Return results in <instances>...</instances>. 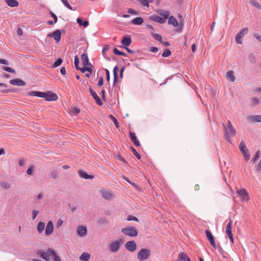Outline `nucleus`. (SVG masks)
I'll return each instance as SVG.
<instances>
[{"instance_id": "obj_1", "label": "nucleus", "mask_w": 261, "mask_h": 261, "mask_svg": "<svg viewBox=\"0 0 261 261\" xmlns=\"http://www.w3.org/2000/svg\"><path fill=\"white\" fill-rule=\"evenodd\" d=\"M223 126L224 130V137L225 139L232 144V142L231 137L236 135L237 132L236 129L232 126L230 120L228 121V125L227 126L224 123H223Z\"/></svg>"}, {"instance_id": "obj_2", "label": "nucleus", "mask_w": 261, "mask_h": 261, "mask_svg": "<svg viewBox=\"0 0 261 261\" xmlns=\"http://www.w3.org/2000/svg\"><path fill=\"white\" fill-rule=\"evenodd\" d=\"M123 242V239H119L110 243L108 246L109 252L111 253L117 252L120 248Z\"/></svg>"}, {"instance_id": "obj_3", "label": "nucleus", "mask_w": 261, "mask_h": 261, "mask_svg": "<svg viewBox=\"0 0 261 261\" xmlns=\"http://www.w3.org/2000/svg\"><path fill=\"white\" fill-rule=\"evenodd\" d=\"M121 231L124 234L130 237H136L138 234V230L135 227L130 226L124 228Z\"/></svg>"}, {"instance_id": "obj_4", "label": "nucleus", "mask_w": 261, "mask_h": 261, "mask_svg": "<svg viewBox=\"0 0 261 261\" xmlns=\"http://www.w3.org/2000/svg\"><path fill=\"white\" fill-rule=\"evenodd\" d=\"M150 251L148 249H141L138 253L137 258L140 261H144L150 255Z\"/></svg>"}, {"instance_id": "obj_5", "label": "nucleus", "mask_w": 261, "mask_h": 261, "mask_svg": "<svg viewBox=\"0 0 261 261\" xmlns=\"http://www.w3.org/2000/svg\"><path fill=\"white\" fill-rule=\"evenodd\" d=\"M239 149L241 152L243 153L244 156L245 160L246 161H248L250 159V153H249L248 149H247L245 143L242 141L239 144Z\"/></svg>"}, {"instance_id": "obj_6", "label": "nucleus", "mask_w": 261, "mask_h": 261, "mask_svg": "<svg viewBox=\"0 0 261 261\" xmlns=\"http://www.w3.org/2000/svg\"><path fill=\"white\" fill-rule=\"evenodd\" d=\"M248 32V29L245 28L240 31L236 35L235 39L237 44H242V38Z\"/></svg>"}, {"instance_id": "obj_7", "label": "nucleus", "mask_w": 261, "mask_h": 261, "mask_svg": "<svg viewBox=\"0 0 261 261\" xmlns=\"http://www.w3.org/2000/svg\"><path fill=\"white\" fill-rule=\"evenodd\" d=\"M51 250H53V249L49 248L46 251L38 250L37 251V254L40 256L46 261H50V257H51Z\"/></svg>"}, {"instance_id": "obj_8", "label": "nucleus", "mask_w": 261, "mask_h": 261, "mask_svg": "<svg viewBox=\"0 0 261 261\" xmlns=\"http://www.w3.org/2000/svg\"><path fill=\"white\" fill-rule=\"evenodd\" d=\"M44 96H43V98H44L45 100L48 101H56L58 98L57 95L51 91L44 92Z\"/></svg>"}, {"instance_id": "obj_9", "label": "nucleus", "mask_w": 261, "mask_h": 261, "mask_svg": "<svg viewBox=\"0 0 261 261\" xmlns=\"http://www.w3.org/2000/svg\"><path fill=\"white\" fill-rule=\"evenodd\" d=\"M47 36L48 37L53 38L56 41V43H58L61 40V31L59 30H57L53 32L48 34Z\"/></svg>"}, {"instance_id": "obj_10", "label": "nucleus", "mask_w": 261, "mask_h": 261, "mask_svg": "<svg viewBox=\"0 0 261 261\" xmlns=\"http://www.w3.org/2000/svg\"><path fill=\"white\" fill-rule=\"evenodd\" d=\"M137 244L135 241H130L125 244V249L129 252H133L137 249Z\"/></svg>"}, {"instance_id": "obj_11", "label": "nucleus", "mask_w": 261, "mask_h": 261, "mask_svg": "<svg viewBox=\"0 0 261 261\" xmlns=\"http://www.w3.org/2000/svg\"><path fill=\"white\" fill-rule=\"evenodd\" d=\"M237 194L240 197L245 201H248L250 199L249 196L245 189L242 188L237 191Z\"/></svg>"}, {"instance_id": "obj_12", "label": "nucleus", "mask_w": 261, "mask_h": 261, "mask_svg": "<svg viewBox=\"0 0 261 261\" xmlns=\"http://www.w3.org/2000/svg\"><path fill=\"white\" fill-rule=\"evenodd\" d=\"M205 234H206V237H207L208 241L210 242V243L211 244V245L215 249H216V244L215 242L214 237H213L212 233H211V232L209 230L206 229L205 230Z\"/></svg>"}, {"instance_id": "obj_13", "label": "nucleus", "mask_w": 261, "mask_h": 261, "mask_svg": "<svg viewBox=\"0 0 261 261\" xmlns=\"http://www.w3.org/2000/svg\"><path fill=\"white\" fill-rule=\"evenodd\" d=\"M89 92L92 95L93 98L95 100L97 104L100 106H101L103 105V102L101 101L100 98L98 96L96 92L92 89L91 87H89Z\"/></svg>"}, {"instance_id": "obj_14", "label": "nucleus", "mask_w": 261, "mask_h": 261, "mask_svg": "<svg viewBox=\"0 0 261 261\" xmlns=\"http://www.w3.org/2000/svg\"><path fill=\"white\" fill-rule=\"evenodd\" d=\"M54 231V225L51 221H49L46 225L45 230V235L48 236L50 235Z\"/></svg>"}, {"instance_id": "obj_15", "label": "nucleus", "mask_w": 261, "mask_h": 261, "mask_svg": "<svg viewBox=\"0 0 261 261\" xmlns=\"http://www.w3.org/2000/svg\"><path fill=\"white\" fill-rule=\"evenodd\" d=\"M10 83L12 85L18 86H24L26 85V83L21 79H15L10 81Z\"/></svg>"}, {"instance_id": "obj_16", "label": "nucleus", "mask_w": 261, "mask_h": 261, "mask_svg": "<svg viewBox=\"0 0 261 261\" xmlns=\"http://www.w3.org/2000/svg\"><path fill=\"white\" fill-rule=\"evenodd\" d=\"M102 197L107 200H110L113 197L111 191H106L105 190H101Z\"/></svg>"}, {"instance_id": "obj_17", "label": "nucleus", "mask_w": 261, "mask_h": 261, "mask_svg": "<svg viewBox=\"0 0 261 261\" xmlns=\"http://www.w3.org/2000/svg\"><path fill=\"white\" fill-rule=\"evenodd\" d=\"M77 234L80 237H85L87 233V228L84 226H79L77 229Z\"/></svg>"}, {"instance_id": "obj_18", "label": "nucleus", "mask_w": 261, "mask_h": 261, "mask_svg": "<svg viewBox=\"0 0 261 261\" xmlns=\"http://www.w3.org/2000/svg\"><path fill=\"white\" fill-rule=\"evenodd\" d=\"M121 43L125 46H128L132 43V39L130 35L124 36L121 40Z\"/></svg>"}, {"instance_id": "obj_19", "label": "nucleus", "mask_w": 261, "mask_h": 261, "mask_svg": "<svg viewBox=\"0 0 261 261\" xmlns=\"http://www.w3.org/2000/svg\"><path fill=\"white\" fill-rule=\"evenodd\" d=\"M78 174L80 177L86 179H91L94 178L93 175H89L86 171L83 170L78 171Z\"/></svg>"}, {"instance_id": "obj_20", "label": "nucleus", "mask_w": 261, "mask_h": 261, "mask_svg": "<svg viewBox=\"0 0 261 261\" xmlns=\"http://www.w3.org/2000/svg\"><path fill=\"white\" fill-rule=\"evenodd\" d=\"M129 137H130V138L132 141L134 143V144L136 146L139 147L140 146V142L137 139V138L136 135L135 133L130 132H129Z\"/></svg>"}, {"instance_id": "obj_21", "label": "nucleus", "mask_w": 261, "mask_h": 261, "mask_svg": "<svg viewBox=\"0 0 261 261\" xmlns=\"http://www.w3.org/2000/svg\"><path fill=\"white\" fill-rule=\"evenodd\" d=\"M81 60L83 66H92L91 64L89 62L88 57L86 53H84L81 55Z\"/></svg>"}, {"instance_id": "obj_22", "label": "nucleus", "mask_w": 261, "mask_h": 261, "mask_svg": "<svg viewBox=\"0 0 261 261\" xmlns=\"http://www.w3.org/2000/svg\"><path fill=\"white\" fill-rule=\"evenodd\" d=\"M248 119L252 122H261V115H255L249 116Z\"/></svg>"}, {"instance_id": "obj_23", "label": "nucleus", "mask_w": 261, "mask_h": 261, "mask_svg": "<svg viewBox=\"0 0 261 261\" xmlns=\"http://www.w3.org/2000/svg\"><path fill=\"white\" fill-rule=\"evenodd\" d=\"M226 77L227 79L231 82H233L236 80V77L234 75L233 70H229L227 72Z\"/></svg>"}, {"instance_id": "obj_24", "label": "nucleus", "mask_w": 261, "mask_h": 261, "mask_svg": "<svg viewBox=\"0 0 261 261\" xmlns=\"http://www.w3.org/2000/svg\"><path fill=\"white\" fill-rule=\"evenodd\" d=\"M156 12L159 15L163 16V18H165V20L170 17V13L168 11L164 10H158Z\"/></svg>"}, {"instance_id": "obj_25", "label": "nucleus", "mask_w": 261, "mask_h": 261, "mask_svg": "<svg viewBox=\"0 0 261 261\" xmlns=\"http://www.w3.org/2000/svg\"><path fill=\"white\" fill-rule=\"evenodd\" d=\"M44 92H40L37 91H31L29 92L28 95L31 96H37L39 97L43 98V96H44Z\"/></svg>"}, {"instance_id": "obj_26", "label": "nucleus", "mask_w": 261, "mask_h": 261, "mask_svg": "<svg viewBox=\"0 0 261 261\" xmlns=\"http://www.w3.org/2000/svg\"><path fill=\"white\" fill-rule=\"evenodd\" d=\"M5 1L7 5L10 7H16L19 5L17 0H5Z\"/></svg>"}, {"instance_id": "obj_27", "label": "nucleus", "mask_w": 261, "mask_h": 261, "mask_svg": "<svg viewBox=\"0 0 261 261\" xmlns=\"http://www.w3.org/2000/svg\"><path fill=\"white\" fill-rule=\"evenodd\" d=\"M190 259L187 254L184 252H181L178 254V259L177 261H188Z\"/></svg>"}, {"instance_id": "obj_28", "label": "nucleus", "mask_w": 261, "mask_h": 261, "mask_svg": "<svg viewBox=\"0 0 261 261\" xmlns=\"http://www.w3.org/2000/svg\"><path fill=\"white\" fill-rule=\"evenodd\" d=\"M151 18L155 22H159L161 24H163L166 21L165 18L161 17L158 15L152 16Z\"/></svg>"}, {"instance_id": "obj_29", "label": "nucleus", "mask_w": 261, "mask_h": 261, "mask_svg": "<svg viewBox=\"0 0 261 261\" xmlns=\"http://www.w3.org/2000/svg\"><path fill=\"white\" fill-rule=\"evenodd\" d=\"M168 18V23L169 24H171L175 27L178 25V21L174 16H170Z\"/></svg>"}, {"instance_id": "obj_30", "label": "nucleus", "mask_w": 261, "mask_h": 261, "mask_svg": "<svg viewBox=\"0 0 261 261\" xmlns=\"http://www.w3.org/2000/svg\"><path fill=\"white\" fill-rule=\"evenodd\" d=\"M143 18L140 17H136L131 21V23L134 25H141L143 22Z\"/></svg>"}, {"instance_id": "obj_31", "label": "nucleus", "mask_w": 261, "mask_h": 261, "mask_svg": "<svg viewBox=\"0 0 261 261\" xmlns=\"http://www.w3.org/2000/svg\"><path fill=\"white\" fill-rule=\"evenodd\" d=\"M0 87L2 88L0 90V92H1L7 93L12 91L11 90L7 89V86L5 84L0 83Z\"/></svg>"}, {"instance_id": "obj_32", "label": "nucleus", "mask_w": 261, "mask_h": 261, "mask_svg": "<svg viewBox=\"0 0 261 261\" xmlns=\"http://www.w3.org/2000/svg\"><path fill=\"white\" fill-rule=\"evenodd\" d=\"M51 251V257H52L53 261H61V258L57 254L56 252L54 249Z\"/></svg>"}, {"instance_id": "obj_33", "label": "nucleus", "mask_w": 261, "mask_h": 261, "mask_svg": "<svg viewBox=\"0 0 261 261\" xmlns=\"http://www.w3.org/2000/svg\"><path fill=\"white\" fill-rule=\"evenodd\" d=\"M45 228V223L39 222L37 227V230L39 233H41Z\"/></svg>"}, {"instance_id": "obj_34", "label": "nucleus", "mask_w": 261, "mask_h": 261, "mask_svg": "<svg viewBox=\"0 0 261 261\" xmlns=\"http://www.w3.org/2000/svg\"><path fill=\"white\" fill-rule=\"evenodd\" d=\"M77 23L81 26L87 27L89 25V22L87 20L83 21L81 18H77L76 19Z\"/></svg>"}, {"instance_id": "obj_35", "label": "nucleus", "mask_w": 261, "mask_h": 261, "mask_svg": "<svg viewBox=\"0 0 261 261\" xmlns=\"http://www.w3.org/2000/svg\"><path fill=\"white\" fill-rule=\"evenodd\" d=\"M150 35L154 39L160 42H162V37L160 34L151 33Z\"/></svg>"}, {"instance_id": "obj_36", "label": "nucleus", "mask_w": 261, "mask_h": 261, "mask_svg": "<svg viewBox=\"0 0 261 261\" xmlns=\"http://www.w3.org/2000/svg\"><path fill=\"white\" fill-rule=\"evenodd\" d=\"M143 6L149 7V4L153 3V0H138Z\"/></svg>"}, {"instance_id": "obj_37", "label": "nucleus", "mask_w": 261, "mask_h": 261, "mask_svg": "<svg viewBox=\"0 0 261 261\" xmlns=\"http://www.w3.org/2000/svg\"><path fill=\"white\" fill-rule=\"evenodd\" d=\"M78 70H80L82 73H85V71H87L89 72H92V69L90 67H87L86 66H84L83 67H80L79 68Z\"/></svg>"}, {"instance_id": "obj_38", "label": "nucleus", "mask_w": 261, "mask_h": 261, "mask_svg": "<svg viewBox=\"0 0 261 261\" xmlns=\"http://www.w3.org/2000/svg\"><path fill=\"white\" fill-rule=\"evenodd\" d=\"M231 225H232V221H231V220H230L229 222L227 223L226 227V234H228L229 233H232Z\"/></svg>"}, {"instance_id": "obj_39", "label": "nucleus", "mask_w": 261, "mask_h": 261, "mask_svg": "<svg viewBox=\"0 0 261 261\" xmlns=\"http://www.w3.org/2000/svg\"><path fill=\"white\" fill-rule=\"evenodd\" d=\"M113 53L116 55L122 56H124V57H126L127 56V55L125 53L119 50L116 48H114Z\"/></svg>"}, {"instance_id": "obj_40", "label": "nucleus", "mask_w": 261, "mask_h": 261, "mask_svg": "<svg viewBox=\"0 0 261 261\" xmlns=\"http://www.w3.org/2000/svg\"><path fill=\"white\" fill-rule=\"evenodd\" d=\"M131 151L133 152L134 155L138 159L140 160L141 158V155L137 152L136 150L132 146L130 147Z\"/></svg>"}, {"instance_id": "obj_41", "label": "nucleus", "mask_w": 261, "mask_h": 261, "mask_svg": "<svg viewBox=\"0 0 261 261\" xmlns=\"http://www.w3.org/2000/svg\"><path fill=\"white\" fill-rule=\"evenodd\" d=\"M62 59L61 58H58L55 62L54 63L53 65V68H56L59 65H60L62 63Z\"/></svg>"}, {"instance_id": "obj_42", "label": "nucleus", "mask_w": 261, "mask_h": 261, "mask_svg": "<svg viewBox=\"0 0 261 261\" xmlns=\"http://www.w3.org/2000/svg\"><path fill=\"white\" fill-rule=\"evenodd\" d=\"M171 51L169 49H166L164 53L162 54V56L164 58H166L170 56Z\"/></svg>"}, {"instance_id": "obj_43", "label": "nucleus", "mask_w": 261, "mask_h": 261, "mask_svg": "<svg viewBox=\"0 0 261 261\" xmlns=\"http://www.w3.org/2000/svg\"><path fill=\"white\" fill-rule=\"evenodd\" d=\"M2 68L4 70L6 71L7 72L12 73H15V70L14 69H13V68H12L11 67H10L8 66H3Z\"/></svg>"}, {"instance_id": "obj_44", "label": "nucleus", "mask_w": 261, "mask_h": 261, "mask_svg": "<svg viewBox=\"0 0 261 261\" xmlns=\"http://www.w3.org/2000/svg\"><path fill=\"white\" fill-rule=\"evenodd\" d=\"M64 5L68 9L70 10H74L75 9H73L72 7L69 5V3L67 0H61Z\"/></svg>"}, {"instance_id": "obj_45", "label": "nucleus", "mask_w": 261, "mask_h": 261, "mask_svg": "<svg viewBox=\"0 0 261 261\" xmlns=\"http://www.w3.org/2000/svg\"><path fill=\"white\" fill-rule=\"evenodd\" d=\"M250 3L256 8L261 9L260 4L256 0H250Z\"/></svg>"}, {"instance_id": "obj_46", "label": "nucleus", "mask_w": 261, "mask_h": 261, "mask_svg": "<svg viewBox=\"0 0 261 261\" xmlns=\"http://www.w3.org/2000/svg\"><path fill=\"white\" fill-rule=\"evenodd\" d=\"M1 186L5 189H9L11 187V185L8 182H2L1 183Z\"/></svg>"}, {"instance_id": "obj_47", "label": "nucleus", "mask_w": 261, "mask_h": 261, "mask_svg": "<svg viewBox=\"0 0 261 261\" xmlns=\"http://www.w3.org/2000/svg\"><path fill=\"white\" fill-rule=\"evenodd\" d=\"M249 60L251 63H255L256 61L255 56L252 54H250L248 56Z\"/></svg>"}, {"instance_id": "obj_48", "label": "nucleus", "mask_w": 261, "mask_h": 261, "mask_svg": "<svg viewBox=\"0 0 261 261\" xmlns=\"http://www.w3.org/2000/svg\"><path fill=\"white\" fill-rule=\"evenodd\" d=\"M259 154H260V151L259 150L256 151L255 152V156H254V158L253 159H252V160L251 161L252 163H254L256 162V161L259 158Z\"/></svg>"}, {"instance_id": "obj_49", "label": "nucleus", "mask_w": 261, "mask_h": 261, "mask_svg": "<svg viewBox=\"0 0 261 261\" xmlns=\"http://www.w3.org/2000/svg\"><path fill=\"white\" fill-rule=\"evenodd\" d=\"M58 177V173L56 170H53L50 172V177L53 179H56Z\"/></svg>"}, {"instance_id": "obj_50", "label": "nucleus", "mask_w": 261, "mask_h": 261, "mask_svg": "<svg viewBox=\"0 0 261 261\" xmlns=\"http://www.w3.org/2000/svg\"><path fill=\"white\" fill-rule=\"evenodd\" d=\"M109 117L112 119V120L113 121L115 126L117 128L119 127V123H118L117 119H116V118L112 115H110Z\"/></svg>"}, {"instance_id": "obj_51", "label": "nucleus", "mask_w": 261, "mask_h": 261, "mask_svg": "<svg viewBox=\"0 0 261 261\" xmlns=\"http://www.w3.org/2000/svg\"><path fill=\"white\" fill-rule=\"evenodd\" d=\"M74 65L75 67V68L78 70L79 68L80 67L79 66V59L77 56H75L74 57Z\"/></svg>"}, {"instance_id": "obj_52", "label": "nucleus", "mask_w": 261, "mask_h": 261, "mask_svg": "<svg viewBox=\"0 0 261 261\" xmlns=\"http://www.w3.org/2000/svg\"><path fill=\"white\" fill-rule=\"evenodd\" d=\"M108 223V221L107 219L105 218H101L98 220V223L99 224H104Z\"/></svg>"}, {"instance_id": "obj_53", "label": "nucleus", "mask_w": 261, "mask_h": 261, "mask_svg": "<svg viewBox=\"0 0 261 261\" xmlns=\"http://www.w3.org/2000/svg\"><path fill=\"white\" fill-rule=\"evenodd\" d=\"M252 101L253 102V106H256L259 103V100L258 99V98L256 97H253L252 99Z\"/></svg>"}, {"instance_id": "obj_54", "label": "nucleus", "mask_w": 261, "mask_h": 261, "mask_svg": "<svg viewBox=\"0 0 261 261\" xmlns=\"http://www.w3.org/2000/svg\"><path fill=\"white\" fill-rule=\"evenodd\" d=\"M39 213V211L34 210L32 211V219L35 220Z\"/></svg>"}, {"instance_id": "obj_55", "label": "nucleus", "mask_w": 261, "mask_h": 261, "mask_svg": "<svg viewBox=\"0 0 261 261\" xmlns=\"http://www.w3.org/2000/svg\"><path fill=\"white\" fill-rule=\"evenodd\" d=\"M49 15H50L51 17H52L53 18V19L54 20V22L56 23L58 21V17H57V15L51 11H50Z\"/></svg>"}, {"instance_id": "obj_56", "label": "nucleus", "mask_w": 261, "mask_h": 261, "mask_svg": "<svg viewBox=\"0 0 261 261\" xmlns=\"http://www.w3.org/2000/svg\"><path fill=\"white\" fill-rule=\"evenodd\" d=\"M127 221H132V220H134V221H138V219L137 218H136V217L135 216H133L132 215H128L127 217Z\"/></svg>"}, {"instance_id": "obj_57", "label": "nucleus", "mask_w": 261, "mask_h": 261, "mask_svg": "<svg viewBox=\"0 0 261 261\" xmlns=\"http://www.w3.org/2000/svg\"><path fill=\"white\" fill-rule=\"evenodd\" d=\"M117 158L120 161H122L123 163H127L126 160L123 157H122L120 154H117Z\"/></svg>"}, {"instance_id": "obj_58", "label": "nucleus", "mask_w": 261, "mask_h": 261, "mask_svg": "<svg viewBox=\"0 0 261 261\" xmlns=\"http://www.w3.org/2000/svg\"><path fill=\"white\" fill-rule=\"evenodd\" d=\"M256 171L257 172H261V158L259 163L256 166Z\"/></svg>"}, {"instance_id": "obj_59", "label": "nucleus", "mask_w": 261, "mask_h": 261, "mask_svg": "<svg viewBox=\"0 0 261 261\" xmlns=\"http://www.w3.org/2000/svg\"><path fill=\"white\" fill-rule=\"evenodd\" d=\"M128 13L131 14H134L137 15L138 14V12L134 10V9L132 8H128Z\"/></svg>"}, {"instance_id": "obj_60", "label": "nucleus", "mask_w": 261, "mask_h": 261, "mask_svg": "<svg viewBox=\"0 0 261 261\" xmlns=\"http://www.w3.org/2000/svg\"><path fill=\"white\" fill-rule=\"evenodd\" d=\"M106 79L108 82H109L110 80V75L109 71L106 69Z\"/></svg>"}, {"instance_id": "obj_61", "label": "nucleus", "mask_w": 261, "mask_h": 261, "mask_svg": "<svg viewBox=\"0 0 261 261\" xmlns=\"http://www.w3.org/2000/svg\"><path fill=\"white\" fill-rule=\"evenodd\" d=\"M103 80L102 77L100 76L97 85L98 86H101L103 85Z\"/></svg>"}, {"instance_id": "obj_62", "label": "nucleus", "mask_w": 261, "mask_h": 261, "mask_svg": "<svg viewBox=\"0 0 261 261\" xmlns=\"http://www.w3.org/2000/svg\"><path fill=\"white\" fill-rule=\"evenodd\" d=\"M109 48V45H108V44H106L104 46V47H103L102 50V53L103 55H105L106 51L108 50Z\"/></svg>"}, {"instance_id": "obj_63", "label": "nucleus", "mask_w": 261, "mask_h": 261, "mask_svg": "<svg viewBox=\"0 0 261 261\" xmlns=\"http://www.w3.org/2000/svg\"><path fill=\"white\" fill-rule=\"evenodd\" d=\"M158 50V48L156 47H151L149 48V51L152 53H156Z\"/></svg>"}, {"instance_id": "obj_64", "label": "nucleus", "mask_w": 261, "mask_h": 261, "mask_svg": "<svg viewBox=\"0 0 261 261\" xmlns=\"http://www.w3.org/2000/svg\"><path fill=\"white\" fill-rule=\"evenodd\" d=\"M253 36L259 42H261V35L256 34H254Z\"/></svg>"}]
</instances>
